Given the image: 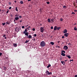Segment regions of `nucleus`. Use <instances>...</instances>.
<instances>
[{
	"label": "nucleus",
	"instance_id": "1",
	"mask_svg": "<svg viewBox=\"0 0 77 77\" xmlns=\"http://www.w3.org/2000/svg\"><path fill=\"white\" fill-rule=\"evenodd\" d=\"M40 45L41 47H44L46 45V43L45 41H42L41 42Z\"/></svg>",
	"mask_w": 77,
	"mask_h": 77
},
{
	"label": "nucleus",
	"instance_id": "2",
	"mask_svg": "<svg viewBox=\"0 0 77 77\" xmlns=\"http://www.w3.org/2000/svg\"><path fill=\"white\" fill-rule=\"evenodd\" d=\"M68 48L67 46H64L63 47V49H64L65 50H67Z\"/></svg>",
	"mask_w": 77,
	"mask_h": 77
},
{
	"label": "nucleus",
	"instance_id": "3",
	"mask_svg": "<svg viewBox=\"0 0 77 77\" xmlns=\"http://www.w3.org/2000/svg\"><path fill=\"white\" fill-rule=\"evenodd\" d=\"M40 30H41V32L42 33V32H44V28H43V27H41L40 28Z\"/></svg>",
	"mask_w": 77,
	"mask_h": 77
},
{
	"label": "nucleus",
	"instance_id": "4",
	"mask_svg": "<svg viewBox=\"0 0 77 77\" xmlns=\"http://www.w3.org/2000/svg\"><path fill=\"white\" fill-rule=\"evenodd\" d=\"M15 31H16V32H19V31H20V28H16L15 29Z\"/></svg>",
	"mask_w": 77,
	"mask_h": 77
},
{
	"label": "nucleus",
	"instance_id": "5",
	"mask_svg": "<svg viewBox=\"0 0 77 77\" xmlns=\"http://www.w3.org/2000/svg\"><path fill=\"white\" fill-rule=\"evenodd\" d=\"M69 35V33H66L64 34V35L66 37H68V35Z\"/></svg>",
	"mask_w": 77,
	"mask_h": 77
},
{
	"label": "nucleus",
	"instance_id": "6",
	"mask_svg": "<svg viewBox=\"0 0 77 77\" xmlns=\"http://www.w3.org/2000/svg\"><path fill=\"white\" fill-rule=\"evenodd\" d=\"M54 30H57V26H54Z\"/></svg>",
	"mask_w": 77,
	"mask_h": 77
},
{
	"label": "nucleus",
	"instance_id": "7",
	"mask_svg": "<svg viewBox=\"0 0 77 77\" xmlns=\"http://www.w3.org/2000/svg\"><path fill=\"white\" fill-rule=\"evenodd\" d=\"M15 20H19V17H16L15 18Z\"/></svg>",
	"mask_w": 77,
	"mask_h": 77
},
{
	"label": "nucleus",
	"instance_id": "8",
	"mask_svg": "<svg viewBox=\"0 0 77 77\" xmlns=\"http://www.w3.org/2000/svg\"><path fill=\"white\" fill-rule=\"evenodd\" d=\"M61 55L63 56H65V54L63 53V52H62L61 53Z\"/></svg>",
	"mask_w": 77,
	"mask_h": 77
},
{
	"label": "nucleus",
	"instance_id": "9",
	"mask_svg": "<svg viewBox=\"0 0 77 77\" xmlns=\"http://www.w3.org/2000/svg\"><path fill=\"white\" fill-rule=\"evenodd\" d=\"M67 30H66V29H65L64 30V31L63 32V33H67Z\"/></svg>",
	"mask_w": 77,
	"mask_h": 77
},
{
	"label": "nucleus",
	"instance_id": "10",
	"mask_svg": "<svg viewBox=\"0 0 77 77\" xmlns=\"http://www.w3.org/2000/svg\"><path fill=\"white\" fill-rule=\"evenodd\" d=\"M45 73L47 74V75H48V74L49 73V72H48V71L47 70L45 72Z\"/></svg>",
	"mask_w": 77,
	"mask_h": 77
},
{
	"label": "nucleus",
	"instance_id": "11",
	"mask_svg": "<svg viewBox=\"0 0 77 77\" xmlns=\"http://www.w3.org/2000/svg\"><path fill=\"white\" fill-rule=\"evenodd\" d=\"M13 45L14 47H17V44L14 43Z\"/></svg>",
	"mask_w": 77,
	"mask_h": 77
},
{
	"label": "nucleus",
	"instance_id": "12",
	"mask_svg": "<svg viewBox=\"0 0 77 77\" xmlns=\"http://www.w3.org/2000/svg\"><path fill=\"white\" fill-rule=\"evenodd\" d=\"M28 38H32V36H31V35H29V36H28Z\"/></svg>",
	"mask_w": 77,
	"mask_h": 77
},
{
	"label": "nucleus",
	"instance_id": "13",
	"mask_svg": "<svg viewBox=\"0 0 77 77\" xmlns=\"http://www.w3.org/2000/svg\"><path fill=\"white\" fill-rule=\"evenodd\" d=\"M61 63H62V64H63V65H65V63L64 61H61Z\"/></svg>",
	"mask_w": 77,
	"mask_h": 77
},
{
	"label": "nucleus",
	"instance_id": "14",
	"mask_svg": "<svg viewBox=\"0 0 77 77\" xmlns=\"http://www.w3.org/2000/svg\"><path fill=\"white\" fill-rule=\"evenodd\" d=\"M57 30H59V29H60V27H57Z\"/></svg>",
	"mask_w": 77,
	"mask_h": 77
},
{
	"label": "nucleus",
	"instance_id": "15",
	"mask_svg": "<svg viewBox=\"0 0 77 77\" xmlns=\"http://www.w3.org/2000/svg\"><path fill=\"white\" fill-rule=\"evenodd\" d=\"M50 66H51V65L48 64V66H47V68H49V67H50Z\"/></svg>",
	"mask_w": 77,
	"mask_h": 77
},
{
	"label": "nucleus",
	"instance_id": "16",
	"mask_svg": "<svg viewBox=\"0 0 77 77\" xmlns=\"http://www.w3.org/2000/svg\"><path fill=\"white\" fill-rule=\"evenodd\" d=\"M28 35H29V33L28 32L25 33V35H26V36H28Z\"/></svg>",
	"mask_w": 77,
	"mask_h": 77
},
{
	"label": "nucleus",
	"instance_id": "17",
	"mask_svg": "<svg viewBox=\"0 0 77 77\" xmlns=\"http://www.w3.org/2000/svg\"><path fill=\"white\" fill-rule=\"evenodd\" d=\"M50 44H51V45H54V42H50Z\"/></svg>",
	"mask_w": 77,
	"mask_h": 77
},
{
	"label": "nucleus",
	"instance_id": "18",
	"mask_svg": "<svg viewBox=\"0 0 77 77\" xmlns=\"http://www.w3.org/2000/svg\"><path fill=\"white\" fill-rule=\"evenodd\" d=\"M20 4H23V1H21L20 2Z\"/></svg>",
	"mask_w": 77,
	"mask_h": 77
},
{
	"label": "nucleus",
	"instance_id": "19",
	"mask_svg": "<svg viewBox=\"0 0 77 77\" xmlns=\"http://www.w3.org/2000/svg\"><path fill=\"white\" fill-rule=\"evenodd\" d=\"M48 21L49 23H50V22H51V21H50V19H48Z\"/></svg>",
	"mask_w": 77,
	"mask_h": 77
},
{
	"label": "nucleus",
	"instance_id": "20",
	"mask_svg": "<svg viewBox=\"0 0 77 77\" xmlns=\"http://www.w3.org/2000/svg\"><path fill=\"white\" fill-rule=\"evenodd\" d=\"M52 74V72H49V74L48 75H51Z\"/></svg>",
	"mask_w": 77,
	"mask_h": 77
},
{
	"label": "nucleus",
	"instance_id": "21",
	"mask_svg": "<svg viewBox=\"0 0 77 77\" xmlns=\"http://www.w3.org/2000/svg\"><path fill=\"white\" fill-rule=\"evenodd\" d=\"M6 24L8 25V24H10V23H9V22H6Z\"/></svg>",
	"mask_w": 77,
	"mask_h": 77
},
{
	"label": "nucleus",
	"instance_id": "22",
	"mask_svg": "<svg viewBox=\"0 0 77 77\" xmlns=\"http://www.w3.org/2000/svg\"><path fill=\"white\" fill-rule=\"evenodd\" d=\"M74 30H77V28H76V27H74Z\"/></svg>",
	"mask_w": 77,
	"mask_h": 77
},
{
	"label": "nucleus",
	"instance_id": "23",
	"mask_svg": "<svg viewBox=\"0 0 77 77\" xmlns=\"http://www.w3.org/2000/svg\"><path fill=\"white\" fill-rule=\"evenodd\" d=\"M3 68H4V70H6V67H4Z\"/></svg>",
	"mask_w": 77,
	"mask_h": 77
},
{
	"label": "nucleus",
	"instance_id": "24",
	"mask_svg": "<svg viewBox=\"0 0 77 77\" xmlns=\"http://www.w3.org/2000/svg\"><path fill=\"white\" fill-rule=\"evenodd\" d=\"M29 41V40H26V41L25 42V43H27Z\"/></svg>",
	"mask_w": 77,
	"mask_h": 77
},
{
	"label": "nucleus",
	"instance_id": "25",
	"mask_svg": "<svg viewBox=\"0 0 77 77\" xmlns=\"http://www.w3.org/2000/svg\"><path fill=\"white\" fill-rule=\"evenodd\" d=\"M18 7H16L15 9L16 11H18Z\"/></svg>",
	"mask_w": 77,
	"mask_h": 77
},
{
	"label": "nucleus",
	"instance_id": "26",
	"mask_svg": "<svg viewBox=\"0 0 77 77\" xmlns=\"http://www.w3.org/2000/svg\"><path fill=\"white\" fill-rule=\"evenodd\" d=\"M65 53V51H61V53Z\"/></svg>",
	"mask_w": 77,
	"mask_h": 77
},
{
	"label": "nucleus",
	"instance_id": "27",
	"mask_svg": "<svg viewBox=\"0 0 77 77\" xmlns=\"http://www.w3.org/2000/svg\"><path fill=\"white\" fill-rule=\"evenodd\" d=\"M5 24H6V23H2V24L3 26H5Z\"/></svg>",
	"mask_w": 77,
	"mask_h": 77
},
{
	"label": "nucleus",
	"instance_id": "28",
	"mask_svg": "<svg viewBox=\"0 0 77 77\" xmlns=\"http://www.w3.org/2000/svg\"><path fill=\"white\" fill-rule=\"evenodd\" d=\"M32 31L34 32V31H35V28H33L32 29Z\"/></svg>",
	"mask_w": 77,
	"mask_h": 77
},
{
	"label": "nucleus",
	"instance_id": "29",
	"mask_svg": "<svg viewBox=\"0 0 77 77\" xmlns=\"http://www.w3.org/2000/svg\"><path fill=\"white\" fill-rule=\"evenodd\" d=\"M67 57H68L69 59H70V58H71V57H70V56H68Z\"/></svg>",
	"mask_w": 77,
	"mask_h": 77
},
{
	"label": "nucleus",
	"instance_id": "30",
	"mask_svg": "<svg viewBox=\"0 0 77 77\" xmlns=\"http://www.w3.org/2000/svg\"><path fill=\"white\" fill-rule=\"evenodd\" d=\"M37 36V35H36V34H35L34 35V36H35V37H36Z\"/></svg>",
	"mask_w": 77,
	"mask_h": 77
},
{
	"label": "nucleus",
	"instance_id": "31",
	"mask_svg": "<svg viewBox=\"0 0 77 77\" xmlns=\"http://www.w3.org/2000/svg\"><path fill=\"white\" fill-rule=\"evenodd\" d=\"M8 11H7V14H8L9 13V10L8 9Z\"/></svg>",
	"mask_w": 77,
	"mask_h": 77
},
{
	"label": "nucleus",
	"instance_id": "32",
	"mask_svg": "<svg viewBox=\"0 0 77 77\" xmlns=\"http://www.w3.org/2000/svg\"><path fill=\"white\" fill-rule=\"evenodd\" d=\"M24 27H25L24 26H23L22 27V29H24Z\"/></svg>",
	"mask_w": 77,
	"mask_h": 77
},
{
	"label": "nucleus",
	"instance_id": "33",
	"mask_svg": "<svg viewBox=\"0 0 77 77\" xmlns=\"http://www.w3.org/2000/svg\"><path fill=\"white\" fill-rule=\"evenodd\" d=\"M63 8H65V9H66V6H64L63 7Z\"/></svg>",
	"mask_w": 77,
	"mask_h": 77
},
{
	"label": "nucleus",
	"instance_id": "34",
	"mask_svg": "<svg viewBox=\"0 0 77 77\" xmlns=\"http://www.w3.org/2000/svg\"><path fill=\"white\" fill-rule=\"evenodd\" d=\"M47 4L48 5H49V4H50V2H47Z\"/></svg>",
	"mask_w": 77,
	"mask_h": 77
},
{
	"label": "nucleus",
	"instance_id": "35",
	"mask_svg": "<svg viewBox=\"0 0 77 77\" xmlns=\"http://www.w3.org/2000/svg\"><path fill=\"white\" fill-rule=\"evenodd\" d=\"M63 19H60V21H63Z\"/></svg>",
	"mask_w": 77,
	"mask_h": 77
},
{
	"label": "nucleus",
	"instance_id": "36",
	"mask_svg": "<svg viewBox=\"0 0 77 77\" xmlns=\"http://www.w3.org/2000/svg\"><path fill=\"white\" fill-rule=\"evenodd\" d=\"M2 54H2V53L0 52V56H2Z\"/></svg>",
	"mask_w": 77,
	"mask_h": 77
},
{
	"label": "nucleus",
	"instance_id": "37",
	"mask_svg": "<svg viewBox=\"0 0 77 77\" xmlns=\"http://www.w3.org/2000/svg\"><path fill=\"white\" fill-rule=\"evenodd\" d=\"M27 29H25V32H27Z\"/></svg>",
	"mask_w": 77,
	"mask_h": 77
},
{
	"label": "nucleus",
	"instance_id": "38",
	"mask_svg": "<svg viewBox=\"0 0 77 77\" xmlns=\"http://www.w3.org/2000/svg\"><path fill=\"white\" fill-rule=\"evenodd\" d=\"M9 5H11V2H9Z\"/></svg>",
	"mask_w": 77,
	"mask_h": 77
},
{
	"label": "nucleus",
	"instance_id": "39",
	"mask_svg": "<svg viewBox=\"0 0 77 77\" xmlns=\"http://www.w3.org/2000/svg\"><path fill=\"white\" fill-rule=\"evenodd\" d=\"M9 9H12V7H10L9 8Z\"/></svg>",
	"mask_w": 77,
	"mask_h": 77
},
{
	"label": "nucleus",
	"instance_id": "40",
	"mask_svg": "<svg viewBox=\"0 0 77 77\" xmlns=\"http://www.w3.org/2000/svg\"><path fill=\"white\" fill-rule=\"evenodd\" d=\"M51 29H53V26H51Z\"/></svg>",
	"mask_w": 77,
	"mask_h": 77
},
{
	"label": "nucleus",
	"instance_id": "41",
	"mask_svg": "<svg viewBox=\"0 0 77 77\" xmlns=\"http://www.w3.org/2000/svg\"><path fill=\"white\" fill-rule=\"evenodd\" d=\"M75 3H74V6H75V8H77V7H75Z\"/></svg>",
	"mask_w": 77,
	"mask_h": 77
},
{
	"label": "nucleus",
	"instance_id": "42",
	"mask_svg": "<svg viewBox=\"0 0 77 77\" xmlns=\"http://www.w3.org/2000/svg\"><path fill=\"white\" fill-rule=\"evenodd\" d=\"M5 59H8L9 58H8V57H6L5 58Z\"/></svg>",
	"mask_w": 77,
	"mask_h": 77
},
{
	"label": "nucleus",
	"instance_id": "43",
	"mask_svg": "<svg viewBox=\"0 0 77 77\" xmlns=\"http://www.w3.org/2000/svg\"><path fill=\"white\" fill-rule=\"evenodd\" d=\"M3 37H6V35L5 34H4L3 35Z\"/></svg>",
	"mask_w": 77,
	"mask_h": 77
},
{
	"label": "nucleus",
	"instance_id": "44",
	"mask_svg": "<svg viewBox=\"0 0 77 77\" xmlns=\"http://www.w3.org/2000/svg\"><path fill=\"white\" fill-rule=\"evenodd\" d=\"M19 18H22V16H19Z\"/></svg>",
	"mask_w": 77,
	"mask_h": 77
},
{
	"label": "nucleus",
	"instance_id": "45",
	"mask_svg": "<svg viewBox=\"0 0 77 77\" xmlns=\"http://www.w3.org/2000/svg\"><path fill=\"white\" fill-rule=\"evenodd\" d=\"M72 14H75V13L74 12H72Z\"/></svg>",
	"mask_w": 77,
	"mask_h": 77
},
{
	"label": "nucleus",
	"instance_id": "46",
	"mask_svg": "<svg viewBox=\"0 0 77 77\" xmlns=\"http://www.w3.org/2000/svg\"><path fill=\"white\" fill-rule=\"evenodd\" d=\"M26 32H25V31H24L23 32V33H24V34H25V33H26Z\"/></svg>",
	"mask_w": 77,
	"mask_h": 77
},
{
	"label": "nucleus",
	"instance_id": "47",
	"mask_svg": "<svg viewBox=\"0 0 77 77\" xmlns=\"http://www.w3.org/2000/svg\"><path fill=\"white\" fill-rule=\"evenodd\" d=\"M57 42H58V44H59V42H60V41H58Z\"/></svg>",
	"mask_w": 77,
	"mask_h": 77
},
{
	"label": "nucleus",
	"instance_id": "48",
	"mask_svg": "<svg viewBox=\"0 0 77 77\" xmlns=\"http://www.w3.org/2000/svg\"><path fill=\"white\" fill-rule=\"evenodd\" d=\"M62 38H65V37L64 36H62Z\"/></svg>",
	"mask_w": 77,
	"mask_h": 77
},
{
	"label": "nucleus",
	"instance_id": "49",
	"mask_svg": "<svg viewBox=\"0 0 77 77\" xmlns=\"http://www.w3.org/2000/svg\"><path fill=\"white\" fill-rule=\"evenodd\" d=\"M51 21H52V22H53V20L52 19H51Z\"/></svg>",
	"mask_w": 77,
	"mask_h": 77
},
{
	"label": "nucleus",
	"instance_id": "50",
	"mask_svg": "<svg viewBox=\"0 0 77 77\" xmlns=\"http://www.w3.org/2000/svg\"><path fill=\"white\" fill-rule=\"evenodd\" d=\"M52 20H53V21H54V20H55V19H52Z\"/></svg>",
	"mask_w": 77,
	"mask_h": 77
},
{
	"label": "nucleus",
	"instance_id": "51",
	"mask_svg": "<svg viewBox=\"0 0 77 77\" xmlns=\"http://www.w3.org/2000/svg\"><path fill=\"white\" fill-rule=\"evenodd\" d=\"M75 77H77V75H75Z\"/></svg>",
	"mask_w": 77,
	"mask_h": 77
},
{
	"label": "nucleus",
	"instance_id": "52",
	"mask_svg": "<svg viewBox=\"0 0 77 77\" xmlns=\"http://www.w3.org/2000/svg\"><path fill=\"white\" fill-rule=\"evenodd\" d=\"M10 16H11V17H13V15H12V14H11L10 15Z\"/></svg>",
	"mask_w": 77,
	"mask_h": 77
},
{
	"label": "nucleus",
	"instance_id": "53",
	"mask_svg": "<svg viewBox=\"0 0 77 77\" xmlns=\"http://www.w3.org/2000/svg\"><path fill=\"white\" fill-rule=\"evenodd\" d=\"M70 62H71V61H73V60H70Z\"/></svg>",
	"mask_w": 77,
	"mask_h": 77
},
{
	"label": "nucleus",
	"instance_id": "54",
	"mask_svg": "<svg viewBox=\"0 0 77 77\" xmlns=\"http://www.w3.org/2000/svg\"><path fill=\"white\" fill-rule=\"evenodd\" d=\"M20 23H21L22 22V20H21L20 21Z\"/></svg>",
	"mask_w": 77,
	"mask_h": 77
},
{
	"label": "nucleus",
	"instance_id": "55",
	"mask_svg": "<svg viewBox=\"0 0 77 77\" xmlns=\"http://www.w3.org/2000/svg\"><path fill=\"white\" fill-rule=\"evenodd\" d=\"M15 17H18V15H15Z\"/></svg>",
	"mask_w": 77,
	"mask_h": 77
},
{
	"label": "nucleus",
	"instance_id": "56",
	"mask_svg": "<svg viewBox=\"0 0 77 77\" xmlns=\"http://www.w3.org/2000/svg\"><path fill=\"white\" fill-rule=\"evenodd\" d=\"M27 29H28V30H29V27L27 28Z\"/></svg>",
	"mask_w": 77,
	"mask_h": 77
},
{
	"label": "nucleus",
	"instance_id": "57",
	"mask_svg": "<svg viewBox=\"0 0 77 77\" xmlns=\"http://www.w3.org/2000/svg\"><path fill=\"white\" fill-rule=\"evenodd\" d=\"M14 2L15 3H17V1H15Z\"/></svg>",
	"mask_w": 77,
	"mask_h": 77
},
{
	"label": "nucleus",
	"instance_id": "58",
	"mask_svg": "<svg viewBox=\"0 0 77 77\" xmlns=\"http://www.w3.org/2000/svg\"><path fill=\"white\" fill-rule=\"evenodd\" d=\"M67 60H65L64 61H65V62H66Z\"/></svg>",
	"mask_w": 77,
	"mask_h": 77
},
{
	"label": "nucleus",
	"instance_id": "59",
	"mask_svg": "<svg viewBox=\"0 0 77 77\" xmlns=\"http://www.w3.org/2000/svg\"><path fill=\"white\" fill-rule=\"evenodd\" d=\"M33 39L34 41H35V38H34Z\"/></svg>",
	"mask_w": 77,
	"mask_h": 77
},
{
	"label": "nucleus",
	"instance_id": "60",
	"mask_svg": "<svg viewBox=\"0 0 77 77\" xmlns=\"http://www.w3.org/2000/svg\"><path fill=\"white\" fill-rule=\"evenodd\" d=\"M31 1V0H28V2H30V1Z\"/></svg>",
	"mask_w": 77,
	"mask_h": 77
},
{
	"label": "nucleus",
	"instance_id": "61",
	"mask_svg": "<svg viewBox=\"0 0 77 77\" xmlns=\"http://www.w3.org/2000/svg\"><path fill=\"white\" fill-rule=\"evenodd\" d=\"M58 48H60V46H58Z\"/></svg>",
	"mask_w": 77,
	"mask_h": 77
},
{
	"label": "nucleus",
	"instance_id": "62",
	"mask_svg": "<svg viewBox=\"0 0 77 77\" xmlns=\"http://www.w3.org/2000/svg\"><path fill=\"white\" fill-rule=\"evenodd\" d=\"M16 21V20H14V22H15V21Z\"/></svg>",
	"mask_w": 77,
	"mask_h": 77
},
{
	"label": "nucleus",
	"instance_id": "63",
	"mask_svg": "<svg viewBox=\"0 0 77 77\" xmlns=\"http://www.w3.org/2000/svg\"><path fill=\"white\" fill-rule=\"evenodd\" d=\"M7 38L6 37H5V39H6Z\"/></svg>",
	"mask_w": 77,
	"mask_h": 77
},
{
	"label": "nucleus",
	"instance_id": "64",
	"mask_svg": "<svg viewBox=\"0 0 77 77\" xmlns=\"http://www.w3.org/2000/svg\"><path fill=\"white\" fill-rule=\"evenodd\" d=\"M28 28H30V26H29V27H28Z\"/></svg>",
	"mask_w": 77,
	"mask_h": 77
}]
</instances>
